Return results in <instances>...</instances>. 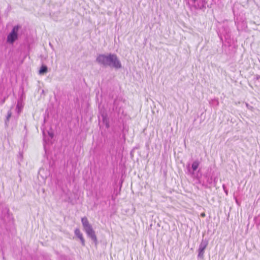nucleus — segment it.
<instances>
[{"label": "nucleus", "mask_w": 260, "mask_h": 260, "mask_svg": "<svg viewBox=\"0 0 260 260\" xmlns=\"http://www.w3.org/2000/svg\"><path fill=\"white\" fill-rule=\"evenodd\" d=\"M96 62L104 67H110L115 69L122 68V63L116 54L112 53H100L97 54Z\"/></svg>", "instance_id": "obj_1"}, {"label": "nucleus", "mask_w": 260, "mask_h": 260, "mask_svg": "<svg viewBox=\"0 0 260 260\" xmlns=\"http://www.w3.org/2000/svg\"><path fill=\"white\" fill-rule=\"evenodd\" d=\"M81 222L83 229L87 236L93 241V242L96 244L98 243L96 235L88 219L85 217H82L81 218Z\"/></svg>", "instance_id": "obj_2"}, {"label": "nucleus", "mask_w": 260, "mask_h": 260, "mask_svg": "<svg viewBox=\"0 0 260 260\" xmlns=\"http://www.w3.org/2000/svg\"><path fill=\"white\" fill-rule=\"evenodd\" d=\"M20 27L18 25L14 26L7 37V43L12 45L18 38V32Z\"/></svg>", "instance_id": "obj_3"}, {"label": "nucleus", "mask_w": 260, "mask_h": 260, "mask_svg": "<svg viewBox=\"0 0 260 260\" xmlns=\"http://www.w3.org/2000/svg\"><path fill=\"white\" fill-rule=\"evenodd\" d=\"M75 236L80 240L81 244L85 245V240L83 238V234L79 229H76L74 231Z\"/></svg>", "instance_id": "obj_4"}, {"label": "nucleus", "mask_w": 260, "mask_h": 260, "mask_svg": "<svg viewBox=\"0 0 260 260\" xmlns=\"http://www.w3.org/2000/svg\"><path fill=\"white\" fill-rule=\"evenodd\" d=\"M48 72V68L47 67V66H44V65H43L41 67L40 70H39V73L40 75H44L46 73H47Z\"/></svg>", "instance_id": "obj_5"}, {"label": "nucleus", "mask_w": 260, "mask_h": 260, "mask_svg": "<svg viewBox=\"0 0 260 260\" xmlns=\"http://www.w3.org/2000/svg\"><path fill=\"white\" fill-rule=\"evenodd\" d=\"M206 245H205L204 246H201L200 248H199V252L198 256L200 257L203 258L204 256V250L206 248Z\"/></svg>", "instance_id": "obj_6"}, {"label": "nucleus", "mask_w": 260, "mask_h": 260, "mask_svg": "<svg viewBox=\"0 0 260 260\" xmlns=\"http://www.w3.org/2000/svg\"><path fill=\"white\" fill-rule=\"evenodd\" d=\"M200 162L198 160L194 161L191 165V168L193 171H195L199 167Z\"/></svg>", "instance_id": "obj_7"}, {"label": "nucleus", "mask_w": 260, "mask_h": 260, "mask_svg": "<svg viewBox=\"0 0 260 260\" xmlns=\"http://www.w3.org/2000/svg\"><path fill=\"white\" fill-rule=\"evenodd\" d=\"M48 135L50 136V137L51 138H52L53 137V136H54L53 134L52 133H51V132H49L48 133Z\"/></svg>", "instance_id": "obj_8"}, {"label": "nucleus", "mask_w": 260, "mask_h": 260, "mask_svg": "<svg viewBox=\"0 0 260 260\" xmlns=\"http://www.w3.org/2000/svg\"><path fill=\"white\" fill-rule=\"evenodd\" d=\"M192 1H193L194 2H196L197 0H192Z\"/></svg>", "instance_id": "obj_9"}, {"label": "nucleus", "mask_w": 260, "mask_h": 260, "mask_svg": "<svg viewBox=\"0 0 260 260\" xmlns=\"http://www.w3.org/2000/svg\"><path fill=\"white\" fill-rule=\"evenodd\" d=\"M202 215L203 216H204L205 215V214H202Z\"/></svg>", "instance_id": "obj_10"}]
</instances>
